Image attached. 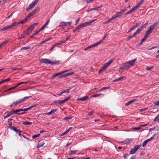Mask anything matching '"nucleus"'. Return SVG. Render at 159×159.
Wrapping results in <instances>:
<instances>
[{
	"mask_svg": "<svg viewBox=\"0 0 159 159\" xmlns=\"http://www.w3.org/2000/svg\"><path fill=\"white\" fill-rule=\"evenodd\" d=\"M158 24V23L156 22L152 25H150L146 32L145 34L148 36L152 32V31L154 29L155 26L157 25Z\"/></svg>",
	"mask_w": 159,
	"mask_h": 159,
	"instance_id": "obj_1",
	"label": "nucleus"
},
{
	"mask_svg": "<svg viewBox=\"0 0 159 159\" xmlns=\"http://www.w3.org/2000/svg\"><path fill=\"white\" fill-rule=\"evenodd\" d=\"M50 20V19H49L48 20L46 21V23H45V24L44 25V26L45 27H46V26L48 24L49 21Z\"/></svg>",
	"mask_w": 159,
	"mask_h": 159,
	"instance_id": "obj_59",
	"label": "nucleus"
},
{
	"mask_svg": "<svg viewBox=\"0 0 159 159\" xmlns=\"http://www.w3.org/2000/svg\"><path fill=\"white\" fill-rule=\"evenodd\" d=\"M57 109H53L52 110L49 112L48 113H46V115H50V114H51L54 113V112H55L57 110Z\"/></svg>",
	"mask_w": 159,
	"mask_h": 159,
	"instance_id": "obj_23",
	"label": "nucleus"
},
{
	"mask_svg": "<svg viewBox=\"0 0 159 159\" xmlns=\"http://www.w3.org/2000/svg\"><path fill=\"white\" fill-rule=\"evenodd\" d=\"M7 30V28L6 26H5V27H3V28L1 29H0V31L2 32V31H4Z\"/></svg>",
	"mask_w": 159,
	"mask_h": 159,
	"instance_id": "obj_51",
	"label": "nucleus"
},
{
	"mask_svg": "<svg viewBox=\"0 0 159 159\" xmlns=\"http://www.w3.org/2000/svg\"><path fill=\"white\" fill-rule=\"evenodd\" d=\"M40 135V134L35 135L34 136H33L32 138L33 139H34L36 138L39 137Z\"/></svg>",
	"mask_w": 159,
	"mask_h": 159,
	"instance_id": "obj_54",
	"label": "nucleus"
},
{
	"mask_svg": "<svg viewBox=\"0 0 159 159\" xmlns=\"http://www.w3.org/2000/svg\"><path fill=\"white\" fill-rule=\"evenodd\" d=\"M148 109V108H144L141 109L139 110V112H142L143 111H146Z\"/></svg>",
	"mask_w": 159,
	"mask_h": 159,
	"instance_id": "obj_53",
	"label": "nucleus"
},
{
	"mask_svg": "<svg viewBox=\"0 0 159 159\" xmlns=\"http://www.w3.org/2000/svg\"><path fill=\"white\" fill-rule=\"evenodd\" d=\"M29 34H29V32H28L27 31L25 30L23 32L21 35L22 36V37L25 38Z\"/></svg>",
	"mask_w": 159,
	"mask_h": 159,
	"instance_id": "obj_16",
	"label": "nucleus"
},
{
	"mask_svg": "<svg viewBox=\"0 0 159 159\" xmlns=\"http://www.w3.org/2000/svg\"><path fill=\"white\" fill-rule=\"evenodd\" d=\"M72 117L70 116H69L66 117L64 118V120H69L70 119L72 118Z\"/></svg>",
	"mask_w": 159,
	"mask_h": 159,
	"instance_id": "obj_44",
	"label": "nucleus"
},
{
	"mask_svg": "<svg viewBox=\"0 0 159 159\" xmlns=\"http://www.w3.org/2000/svg\"><path fill=\"white\" fill-rule=\"evenodd\" d=\"M89 98V97L88 96H85L83 98H80L78 99V100L80 101H84L86 100L87 99H88Z\"/></svg>",
	"mask_w": 159,
	"mask_h": 159,
	"instance_id": "obj_25",
	"label": "nucleus"
},
{
	"mask_svg": "<svg viewBox=\"0 0 159 159\" xmlns=\"http://www.w3.org/2000/svg\"><path fill=\"white\" fill-rule=\"evenodd\" d=\"M44 143L43 142H39L38 144L37 147L38 148H40L44 145Z\"/></svg>",
	"mask_w": 159,
	"mask_h": 159,
	"instance_id": "obj_27",
	"label": "nucleus"
},
{
	"mask_svg": "<svg viewBox=\"0 0 159 159\" xmlns=\"http://www.w3.org/2000/svg\"><path fill=\"white\" fill-rule=\"evenodd\" d=\"M148 37V36L145 34L144 37L141 40L142 41H143V42Z\"/></svg>",
	"mask_w": 159,
	"mask_h": 159,
	"instance_id": "obj_45",
	"label": "nucleus"
},
{
	"mask_svg": "<svg viewBox=\"0 0 159 159\" xmlns=\"http://www.w3.org/2000/svg\"><path fill=\"white\" fill-rule=\"evenodd\" d=\"M113 60L114 59L109 60L105 64L104 66L99 70V73L100 74L101 72L106 70L113 62Z\"/></svg>",
	"mask_w": 159,
	"mask_h": 159,
	"instance_id": "obj_3",
	"label": "nucleus"
},
{
	"mask_svg": "<svg viewBox=\"0 0 159 159\" xmlns=\"http://www.w3.org/2000/svg\"><path fill=\"white\" fill-rule=\"evenodd\" d=\"M141 145L140 144V145H137L135 146L133 148V149L136 152V151L140 148L141 147Z\"/></svg>",
	"mask_w": 159,
	"mask_h": 159,
	"instance_id": "obj_26",
	"label": "nucleus"
},
{
	"mask_svg": "<svg viewBox=\"0 0 159 159\" xmlns=\"http://www.w3.org/2000/svg\"><path fill=\"white\" fill-rule=\"evenodd\" d=\"M100 95H103L102 94H94V95H93L92 96H91V97H99Z\"/></svg>",
	"mask_w": 159,
	"mask_h": 159,
	"instance_id": "obj_38",
	"label": "nucleus"
},
{
	"mask_svg": "<svg viewBox=\"0 0 159 159\" xmlns=\"http://www.w3.org/2000/svg\"><path fill=\"white\" fill-rule=\"evenodd\" d=\"M39 9L38 8H35L34 9L33 11H32L30 13L33 16L38 11Z\"/></svg>",
	"mask_w": 159,
	"mask_h": 159,
	"instance_id": "obj_28",
	"label": "nucleus"
},
{
	"mask_svg": "<svg viewBox=\"0 0 159 159\" xmlns=\"http://www.w3.org/2000/svg\"><path fill=\"white\" fill-rule=\"evenodd\" d=\"M124 78V77L122 76L120 78H118L116 79L115 80H114L113 81V82H117L121 80H123Z\"/></svg>",
	"mask_w": 159,
	"mask_h": 159,
	"instance_id": "obj_32",
	"label": "nucleus"
},
{
	"mask_svg": "<svg viewBox=\"0 0 159 159\" xmlns=\"http://www.w3.org/2000/svg\"><path fill=\"white\" fill-rule=\"evenodd\" d=\"M36 106V105H33L31 106H30L29 107L24 109H20V111H28L29 110L32 108L34 107H35Z\"/></svg>",
	"mask_w": 159,
	"mask_h": 159,
	"instance_id": "obj_12",
	"label": "nucleus"
},
{
	"mask_svg": "<svg viewBox=\"0 0 159 159\" xmlns=\"http://www.w3.org/2000/svg\"><path fill=\"white\" fill-rule=\"evenodd\" d=\"M135 36V35H134V34H133V35L131 36H129L127 39H126V40L127 41H128L131 38H133V37H134Z\"/></svg>",
	"mask_w": 159,
	"mask_h": 159,
	"instance_id": "obj_42",
	"label": "nucleus"
},
{
	"mask_svg": "<svg viewBox=\"0 0 159 159\" xmlns=\"http://www.w3.org/2000/svg\"><path fill=\"white\" fill-rule=\"evenodd\" d=\"M23 124L25 125H30L32 124V123L29 122H25Z\"/></svg>",
	"mask_w": 159,
	"mask_h": 159,
	"instance_id": "obj_43",
	"label": "nucleus"
},
{
	"mask_svg": "<svg viewBox=\"0 0 159 159\" xmlns=\"http://www.w3.org/2000/svg\"><path fill=\"white\" fill-rule=\"evenodd\" d=\"M138 7H137V6L136 5L134 7H133L130 10L131 12H133V11H136L137 10L138 8Z\"/></svg>",
	"mask_w": 159,
	"mask_h": 159,
	"instance_id": "obj_30",
	"label": "nucleus"
},
{
	"mask_svg": "<svg viewBox=\"0 0 159 159\" xmlns=\"http://www.w3.org/2000/svg\"><path fill=\"white\" fill-rule=\"evenodd\" d=\"M70 89H68L65 90H63L62 91L63 93H69L70 92Z\"/></svg>",
	"mask_w": 159,
	"mask_h": 159,
	"instance_id": "obj_41",
	"label": "nucleus"
},
{
	"mask_svg": "<svg viewBox=\"0 0 159 159\" xmlns=\"http://www.w3.org/2000/svg\"><path fill=\"white\" fill-rule=\"evenodd\" d=\"M37 25H38V23H34L28 28L26 30H27L30 34L33 30L35 27Z\"/></svg>",
	"mask_w": 159,
	"mask_h": 159,
	"instance_id": "obj_5",
	"label": "nucleus"
},
{
	"mask_svg": "<svg viewBox=\"0 0 159 159\" xmlns=\"http://www.w3.org/2000/svg\"><path fill=\"white\" fill-rule=\"evenodd\" d=\"M114 20V19H112V17L109 19L108 20L105 21L104 23V24H106L110 22L112 20Z\"/></svg>",
	"mask_w": 159,
	"mask_h": 159,
	"instance_id": "obj_33",
	"label": "nucleus"
},
{
	"mask_svg": "<svg viewBox=\"0 0 159 159\" xmlns=\"http://www.w3.org/2000/svg\"><path fill=\"white\" fill-rule=\"evenodd\" d=\"M137 101V100H136V99L131 100H130V101L127 102L126 103V104H125V105L126 106H128V105L131 104L132 103L134 102H136Z\"/></svg>",
	"mask_w": 159,
	"mask_h": 159,
	"instance_id": "obj_15",
	"label": "nucleus"
},
{
	"mask_svg": "<svg viewBox=\"0 0 159 159\" xmlns=\"http://www.w3.org/2000/svg\"><path fill=\"white\" fill-rule=\"evenodd\" d=\"M154 66H152L150 67H147V68H146V70H150L151 69H152L153 67H154Z\"/></svg>",
	"mask_w": 159,
	"mask_h": 159,
	"instance_id": "obj_58",
	"label": "nucleus"
},
{
	"mask_svg": "<svg viewBox=\"0 0 159 159\" xmlns=\"http://www.w3.org/2000/svg\"><path fill=\"white\" fill-rule=\"evenodd\" d=\"M40 62L42 63H44L46 64H57L60 63L59 61H54V62H51L50 60L47 59H42L40 60Z\"/></svg>",
	"mask_w": 159,
	"mask_h": 159,
	"instance_id": "obj_2",
	"label": "nucleus"
},
{
	"mask_svg": "<svg viewBox=\"0 0 159 159\" xmlns=\"http://www.w3.org/2000/svg\"><path fill=\"white\" fill-rule=\"evenodd\" d=\"M102 7V6L101 5L100 6L98 7H97L94 8H92L90 10L88 11V12H89L90 11H91L93 10H100L101 7Z\"/></svg>",
	"mask_w": 159,
	"mask_h": 159,
	"instance_id": "obj_20",
	"label": "nucleus"
},
{
	"mask_svg": "<svg viewBox=\"0 0 159 159\" xmlns=\"http://www.w3.org/2000/svg\"><path fill=\"white\" fill-rule=\"evenodd\" d=\"M18 104H19L17 100L16 101L13 102L11 104L10 106V107H11L12 106H14L15 105H17Z\"/></svg>",
	"mask_w": 159,
	"mask_h": 159,
	"instance_id": "obj_31",
	"label": "nucleus"
},
{
	"mask_svg": "<svg viewBox=\"0 0 159 159\" xmlns=\"http://www.w3.org/2000/svg\"><path fill=\"white\" fill-rule=\"evenodd\" d=\"M154 105L157 106H159V101L153 102Z\"/></svg>",
	"mask_w": 159,
	"mask_h": 159,
	"instance_id": "obj_57",
	"label": "nucleus"
},
{
	"mask_svg": "<svg viewBox=\"0 0 159 159\" xmlns=\"http://www.w3.org/2000/svg\"><path fill=\"white\" fill-rule=\"evenodd\" d=\"M132 140V139H126L124 141H121L120 142L121 143H124L125 144H127V143H129L131 142Z\"/></svg>",
	"mask_w": 159,
	"mask_h": 159,
	"instance_id": "obj_21",
	"label": "nucleus"
},
{
	"mask_svg": "<svg viewBox=\"0 0 159 159\" xmlns=\"http://www.w3.org/2000/svg\"><path fill=\"white\" fill-rule=\"evenodd\" d=\"M74 74V72H72L70 73H68L66 74H65L64 75H62L61 76H60L59 77V78H63V77H67V76H70L71 75H73Z\"/></svg>",
	"mask_w": 159,
	"mask_h": 159,
	"instance_id": "obj_13",
	"label": "nucleus"
},
{
	"mask_svg": "<svg viewBox=\"0 0 159 159\" xmlns=\"http://www.w3.org/2000/svg\"><path fill=\"white\" fill-rule=\"evenodd\" d=\"M135 29L134 28V26H132L130 29V30L128 31L127 32V33H129V32H130L131 31H132V30H133L134 29Z\"/></svg>",
	"mask_w": 159,
	"mask_h": 159,
	"instance_id": "obj_62",
	"label": "nucleus"
},
{
	"mask_svg": "<svg viewBox=\"0 0 159 159\" xmlns=\"http://www.w3.org/2000/svg\"><path fill=\"white\" fill-rule=\"evenodd\" d=\"M77 151L75 150V151H71L70 153H69L70 155H73L74 154H75Z\"/></svg>",
	"mask_w": 159,
	"mask_h": 159,
	"instance_id": "obj_37",
	"label": "nucleus"
},
{
	"mask_svg": "<svg viewBox=\"0 0 159 159\" xmlns=\"http://www.w3.org/2000/svg\"><path fill=\"white\" fill-rule=\"evenodd\" d=\"M97 20V19H94L93 20H91L90 21H89V23L90 25L93 23L95 21H96Z\"/></svg>",
	"mask_w": 159,
	"mask_h": 159,
	"instance_id": "obj_61",
	"label": "nucleus"
},
{
	"mask_svg": "<svg viewBox=\"0 0 159 159\" xmlns=\"http://www.w3.org/2000/svg\"><path fill=\"white\" fill-rule=\"evenodd\" d=\"M61 74H61V72H59V73H57V74H55V76L56 77L58 76L59 75H60V76H61Z\"/></svg>",
	"mask_w": 159,
	"mask_h": 159,
	"instance_id": "obj_64",
	"label": "nucleus"
},
{
	"mask_svg": "<svg viewBox=\"0 0 159 159\" xmlns=\"http://www.w3.org/2000/svg\"><path fill=\"white\" fill-rule=\"evenodd\" d=\"M8 40L5 41L3 42L2 43H1V44H2V46L3 45L7 44L8 43Z\"/></svg>",
	"mask_w": 159,
	"mask_h": 159,
	"instance_id": "obj_60",
	"label": "nucleus"
},
{
	"mask_svg": "<svg viewBox=\"0 0 159 159\" xmlns=\"http://www.w3.org/2000/svg\"><path fill=\"white\" fill-rule=\"evenodd\" d=\"M28 20V19L26 17L25 19L22 20L20 22H17V23H19V24L20 23L23 24L25 23Z\"/></svg>",
	"mask_w": 159,
	"mask_h": 159,
	"instance_id": "obj_24",
	"label": "nucleus"
},
{
	"mask_svg": "<svg viewBox=\"0 0 159 159\" xmlns=\"http://www.w3.org/2000/svg\"><path fill=\"white\" fill-rule=\"evenodd\" d=\"M136 59H134L128 61L127 62L131 67V66H133L134 65V64L135 62H136Z\"/></svg>",
	"mask_w": 159,
	"mask_h": 159,
	"instance_id": "obj_9",
	"label": "nucleus"
},
{
	"mask_svg": "<svg viewBox=\"0 0 159 159\" xmlns=\"http://www.w3.org/2000/svg\"><path fill=\"white\" fill-rule=\"evenodd\" d=\"M32 97V96H27V97H24L23 98H21L20 99H19L17 100V101L19 103H20L24 101H25L26 100H27L29 99V98H31Z\"/></svg>",
	"mask_w": 159,
	"mask_h": 159,
	"instance_id": "obj_7",
	"label": "nucleus"
},
{
	"mask_svg": "<svg viewBox=\"0 0 159 159\" xmlns=\"http://www.w3.org/2000/svg\"><path fill=\"white\" fill-rule=\"evenodd\" d=\"M16 87H16V85L14 87H12L9 88V89H8L7 90H6L5 91V92H6L7 91L14 89H16Z\"/></svg>",
	"mask_w": 159,
	"mask_h": 159,
	"instance_id": "obj_36",
	"label": "nucleus"
},
{
	"mask_svg": "<svg viewBox=\"0 0 159 159\" xmlns=\"http://www.w3.org/2000/svg\"><path fill=\"white\" fill-rule=\"evenodd\" d=\"M19 25V23H17L16 22H15L12 24L9 25V27L10 29H13L14 27H15L16 26L18 25Z\"/></svg>",
	"mask_w": 159,
	"mask_h": 159,
	"instance_id": "obj_17",
	"label": "nucleus"
},
{
	"mask_svg": "<svg viewBox=\"0 0 159 159\" xmlns=\"http://www.w3.org/2000/svg\"><path fill=\"white\" fill-rule=\"evenodd\" d=\"M148 143V142L146 140H145L143 143L142 144V146L143 147H144L146 146V145Z\"/></svg>",
	"mask_w": 159,
	"mask_h": 159,
	"instance_id": "obj_50",
	"label": "nucleus"
},
{
	"mask_svg": "<svg viewBox=\"0 0 159 159\" xmlns=\"http://www.w3.org/2000/svg\"><path fill=\"white\" fill-rule=\"evenodd\" d=\"M65 22H61L59 26L60 27H62L64 26H65Z\"/></svg>",
	"mask_w": 159,
	"mask_h": 159,
	"instance_id": "obj_47",
	"label": "nucleus"
},
{
	"mask_svg": "<svg viewBox=\"0 0 159 159\" xmlns=\"http://www.w3.org/2000/svg\"><path fill=\"white\" fill-rule=\"evenodd\" d=\"M101 43V41H99L98 42H97V43H96L94 44L90 45L88 47L89 48V49L91 48H93L94 47H96V46L99 44Z\"/></svg>",
	"mask_w": 159,
	"mask_h": 159,
	"instance_id": "obj_18",
	"label": "nucleus"
},
{
	"mask_svg": "<svg viewBox=\"0 0 159 159\" xmlns=\"http://www.w3.org/2000/svg\"><path fill=\"white\" fill-rule=\"evenodd\" d=\"M136 152L133 149H132L131 150V151L130 152V154H134V153H135Z\"/></svg>",
	"mask_w": 159,
	"mask_h": 159,
	"instance_id": "obj_55",
	"label": "nucleus"
},
{
	"mask_svg": "<svg viewBox=\"0 0 159 159\" xmlns=\"http://www.w3.org/2000/svg\"><path fill=\"white\" fill-rule=\"evenodd\" d=\"M8 125H9V128L11 130H13V128H15V127H12V122H11V123H9V124Z\"/></svg>",
	"mask_w": 159,
	"mask_h": 159,
	"instance_id": "obj_35",
	"label": "nucleus"
},
{
	"mask_svg": "<svg viewBox=\"0 0 159 159\" xmlns=\"http://www.w3.org/2000/svg\"><path fill=\"white\" fill-rule=\"evenodd\" d=\"M30 48V47H29L28 46L26 47H23L21 48V50H24L25 49L26 50V49H29Z\"/></svg>",
	"mask_w": 159,
	"mask_h": 159,
	"instance_id": "obj_46",
	"label": "nucleus"
},
{
	"mask_svg": "<svg viewBox=\"0 0 159 159\" xmlns=\"http://www.w3.org/2000/svg\"><path fill=\"white\" fill-rule=\"evenodd\" d=\"M10 80V78H8L7 79H5L1 81V83L2 84L4 82L9 81Z\"/></svg>",
	"mask_w": 159,
	"mask_h": 159,
	"instance_id": "obj_40",
	"label": "nucleus"
},
{
	"mask_svg": "<svg viewBox=\"0 0 159 159\" xmlns=\"http://www.w3.org/2000/svg\"><path fill=\"white\" fill-rule=\"evenodd\" d=\"M130 67L128 63L127 62H126L124 65L120 67L119 70V71L120 72H122L123 70H128Z\"/></svg>",
	"mask_w": 159,
	"mask_h": 159,
	"instance_id": "obj_4",
	"label": "nucleus"
},
{
	"mask_svg": "<svg viewBox=\"0 0 159 159\" xmlns=\"http://www.w3.org/2000/svg\"><path fill=\"white\" fill-rule=\"evenodd\" d=\"M70 98V97H68L67 98H65L63 100H58L57 102H56V103H57L58 104L60 105L61 104H63L65 102H67L68 100H69Z\"/></svg>",
	"mask_w": 159,
	"mask_h": 159,
	"instance_id": "obj_6",
	"label": "nucleus"
},
{
	"mask_svg": "<svg viewBox=\"0 0 159 159\" xmlns=\"http://www.w3.org/2000/svg\"><path fill=\"white\" fill-rule=\"evenodd\" d=\"M110 88L109 87H104L102 88L101 89L99 90V91H101L103 90L108 89Z\"/></svg>",
	"mask_w": 159,
	"mask_h": 159,
	"instance_id": "obj_49",
	"label": "nucleus"
},
{
	"mask_svg": "<svg viewBox=\"0 0 159 159\" xmlns=\"http://www.w3.org/2000/svg\"><path fill=\"white\" fill-rule=\"evenodd\" d=\"M32 16V15L30 13L26 17L28 19Z\"/></svg>",
	"mask_w": 159,
	"mask_h": 159,
	"instance_id": "obj_63",
	"label": "nucleus"
},
{
	"mask_svg": "<svg viewBox=\"0 0 159 159\" xmlns=\"http://www.w3.org/2000/svg\"><path fill=\"white\" fill-rule=\"evenodd\" d=\"M15 131L16 133L19 134V136H21L22 135L21 134V133L22 132V131L20 129H17L15 128H13V130Z\"/></svg>",
	"mask_w": 159,
	"mask_h": 159,
	"instance_id": "obj_19",
	"label": "nucleus"
},
{
	"mask_svg": "<svg viewBox=\"0 0 159 159\" xmlns=\"http://www.w3.org/2000/svg\"><path fill=\"white\" fill-rule=\"evenodd\" d=\"M141 24V21H139L138 23H137L136 25L133 26L134 27V28H135L138 26H140Z\"/></svg>",
	"mask_w": 159,
	"mask_h": 159,
	"instance_id": "obj_34",
	"label": "nucleus"
},
{
	"mask_svg": "<svg viewBox=\"0 0 159 159\" xmlns=\"http://www.w3.org/2000/svg\"><path fill=\"white\" fill-rule=\"evenodd\" d=\"M80 26L81 27V28L83 27H85L87 26L90 25L89 23V22H85V23H82L80 25Z\"/></svg>",
	"mask_w": 159,
	"mask_h": 159,
	"instance_id": "obj_22",
	"label": "nucleus"
},
{
	"mask_svg": "<svg viewBox=\"0 0 159 159\" xmlns=\"http://www.w3.org/2000/svg\"><path fill=\"white\" fill-rule=\"evenodd\" d=\"M28 83V82L27 81H26V82H20V83H19L16 86V87H17L19 86L20 85H21V84H26L27 83Z\"/></svg>",
	"mask_w": 159,
	"mask_h": 159,
	"instance_id": "obj_39",
	"label": "nucleus"
},
{
	"mask_svg": "<svg viewBox=\"0 0 159 159\" xmlns=\"http://www.w3.org/2000/svg\"><path fill=\"white\" fill-rule=\"evenodd\" d=\"M14 113H15V114H17V115H21L24 114L25 113V112H22V113H19V112L20 111V109H17L16 110H14Z\"/></svg>",
	"mask_w": 159,
	"mask_h": 159,
	"instance_id": "obj_14",
	"label": "nucleus"
},
{
	"mask_svg": "<svg viewBox=\"0 0 159 159\" xmlns=\"http://www.w3.org/2000/svg\"><path fill=\"white\" fill-rule=\"evenodd\" d=\"M65 43V41H59V43H57L56 44V45H60V44H62V43Z\"/></svg>",
	"mask_w": 159,
	"mask_h": 159,
	"instance_id": "obj_48",
	"label": "nucleus"
},
{
	"mask_svg": "<svg viewBox=\"0 0 159 159\" xmlns=\"http://www.w3.org/2000/svg\"><path fill=\"white\" fill-rule=\"evenodd\" d=\"M144 28L143 26H141L139 28H138L136 31L134 33V35L136 36V35L139 33Z\"/></svg>",
	"mask_w": 159,
	"mask_h": 159,
	"instance_id": "obj_10",
	"label": "nucleus"
},
{
	"mask_svg": "<svg viewBox=\"0 0 159 159\" xmlns=\"http://www.w3.org/2000/svg\"><path fill=\"white\" fill-rule=\"evenodd\" d=\"M37 4L34 1L29 5L28 7L26 9V10L28 11L30 9H32Z\"/></svg>",
	"mask_w": 159,
	"mask_h": 159,
	"instance_id": "obj_11",
	"label": "nucleus"
},
{
	"mask_svg": "<svg viewBox=\"0 0 159 159\" xmlns=\"http://www.w3.org/2000/svg\"><path fill=\"white\" fill-rule=\"evenodd\" d=\"M159 117L158 116H157L155 117L154 121H158L159 122Z\"/></svg>",
	"mask_w": 159,
	"mask_h": 159,
	"instance_id": "obj_52",
	"label": "nucleus"
},
{
	"mask_svg": "<svg viewBox=\"0 0 159 159\" xmlns=\"http://www.w3.org/2000/svg\"><path fill=\"white\" fill-rule=\"evenodd\" d=\"M123 15L122 12L120 11V12L115 14L114 16L112 17V19H115V18L119 17Z\"/></svg>",
	"mask_w": 159,
	"mask_h": 159,
	"instance_id": "obj_8",
	"label": "nucleus"
},
{
	"mask_svg": "<svg viewBox=\"0 0 159 159\" xmlns=\"http://www.w3.org/2000/svg\"><path fill=\"white\" fill-rule=\"evenodd\" d=\"M144 2V0H141L140 1V2H139L138 4H137L136 6H137V7H138V8H139L140 6L142 4H143V2Z\"/></svg>",
	"mask_w": 159,
	"mask_h": 159,
	"instance_id": "obj_29",
	"label": "nucleus"
},
{
	"mask_svg": "<svg viewBox=\"0 0 159 159\" xmlns=\"http://www.w3.org/2000/svg\"><path fill=\"white\" fill-rule=\"evenodd\" d=\"M71 24V22H65V26H70Z\"/></svg>",
	"mask_w": 159,
	"mask_h": 159,
	"instance_id": "obj_56",
	"label": "nucleus"
}]
</instances>
